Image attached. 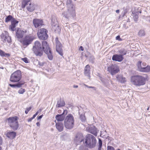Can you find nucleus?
I'll use <instances>...</instances> for the list:
<instances>
[{
    "mask_svg": "<svg viewBox=\"0 0 150 150\" xmlns=\"http://www.w3.org/2000/svg\"><path fill=\"white\" fill-rule=\"evenodd\" d=\"M66 5L67 11L62 13L63 16L67 19L74 17L76 16L75 9V6L72 4L71 0H67Z\"/></svg>",
    "mask_w": 150,
    "mask_h": 150,
    "instance_id": "f257e3e1",
    "label": "nucleus"
},
{
    "mask_svg": "<svg viewBox=\"0 0 150 150\" xmlns=\"http://www.w3.org/2000/svg\"><path fill=\"white\" fill-rule=\"evenodd\" d=\"M85 143L86 147L92 149L96 146L97 141L96 138L93 135L89 134L86 136Z\"/></svg>",
    "mask_w": 150,
    "mask_h": 150,
    "instance_id": "f03ea898",
    "label": "nucleus"
},
{
    "mask_svg": "<svg viewBox=\"0 0 150 150\" xmlns=\"http://www.w3.org/2000/svg\"><path fill=\"white\" fill-rule=\"evenodd\" d=\"M74 117L72 115L69 114L66 117L64 121L65 127L68 129L73 128L74 124Z\"/></svg>",
    "mask_w": 150,
    "mask_h": 150,
    "instance_id": "7ed1b4c3",
    "label": "nucleus"
},
{
    "mask_svg": "<svg viewBox=\"0 0 150 150\" xmlns=\"http://www.w3.org/2000/svg\"><path fill=\"white\" fill-rule=\"evenodd\" d=\"M8 125L14 130H16L18 127L17 117H10L7 119Z\"/></svg>",
    "mask_w": 150,
    "mask_h": 150,
    "instance_id": "20e7f679",
    "label": "nucleus"
},
{
    "mask_svg": "<svg viewBox=\"0 0 150 150\" xmlns=\"http://www.w3.org/2000/svg\"><path fill=\"white\" fill-rule=\"evenodd\" d=\"M33 51L35 54L37 56L41 57L42 55V48L40 42L36 41L35 42V45L33 48Z\"/></svg>",
    "mask_w": 150,
    "mask_h": 150,
    "instance_id": "39448f33",
    "label": "nucleus"
},
{
    "mask_svg": "<svg viewBox=\"0 0 150 150\" xmlns=\"http://www.w3.org/2000/svg\"><path fill=\"white\" fill-rule=\"evenodd\" d=\"M22 74L20 70H17L12 74L11 76L10 81L13 82H18L21 79Z\"/></svg>",
    "mask_w": 150,
    "mask_h": 150,
    "instance_id": "423d86ee",
    "label": "nucleus"
},
{
    "mask_svg": "<svg viewBox=\"0 0 150 150\" xmlns=\"http://www.w3.org/2000/svg\"><path fill=\"white\" fill-rule=\"evenodd\" d=\"M47 30L45 28H41L38 30V38L41 40H46L48 37L47 34Z\"/></svg>",
    "mask_w": 150,
    "mask_h": 150,
    "instance_id": "0eeeda50",
    "label": "nucleus"
},
{
    "mask_svg": "<svg viewBox=\"0 0 150 150\" xmlns=\"http://www.w3.org/2000/svg\"><path fill=\"white\" fill-rule=\"evenodd\" d=\"M1 40L4 43L7 42L10 43L11 42V37L9 36V34L8 32L5 31L1 35Z\"/></svg>",
    "mask_w": 150,
    "mask_h": 150,
    "instance_id": "6e6552de",
    "label": "nucleus"
},
{
    "mask_svg": "<svg viewBox=\"0 0 150 150\" xmlns=\"http://www.w3.org/2000/svg\"><path fill=\"white\" fill-rule=\"evenodd\" d=\"M108 71L112 75H113L117 73L119 71V69L117 65L111 64L108 67Z\"/></svg>",
    "mask_w": 150,
    "mask_h": 150,
    "instance_id": "1a4fd4ad",
    "label": "nucleus"
},
{
    "mask_svg": "<svg viewBox=\"0 0 150 150\" xmlns=\"http://www.w3.org/2000/svg\"><path fill=\"white\" fill-rule=\"evenodd\" d=\"M56 44V50L57 52L61 56H62L63 50L62 49V45L58 40V38L57 37L55 39Z\"/></svg>",
    "mask_w": 150,
    "mask_h": 150,
    "instance_id": "9d476101",
    "label": "nucleus"
},
{
    "mask_svg": "<svg viewBox=\"0 0 150 150\" xmlns=\"http://www.w3.org/2000/svg\"><path fill=\"white\" fill-rule=\"evenodd\" d=\"M33 40L31 36H26L23 40V44L24 45L27 46L31 43Z\"/></svg>",
    "mask_w": 150,
    "mask_h": 150,
    "instance_id": "9b49d317",
    "label": "nucleus"
},
{
    "mask_svg": "<svg viewBox=\"0 0 150 150\" xmlns=\"http://www.w3.org/2000/svg\"><path fill=\"white\" fill-rule=\"evenodd\" d=\"M33 23L35 28H38L44 25L42 20L38 19H34L33 21Z\"/></svg>",
    "mask_w": 150,
    "mask_h": 150,
    "instance_id": "f8f14e48",
    "label": "nucleus"
},
{
    "mask_svg": "<svg viewBox=\"0 0 150 150\" xmlns=\"http://www.w3.org/2000/svg\"><path fill=\"white\" fill-rule=\"evenodd\" d=\"M124 58L122 55L115 54H114L112 57V59L113 61L120 62L123 61Z\"/></svg>",
    "mask_w": 150,
    "mask_h": 150,
    "instance_id": "ddd939ff",
    "label": "nucleus"
},
{
    "mask_svg": "<svg viewBox=\"0 0 150 150\" xmlns=\"http://www.w3.org/2000/svg\"><path fill=\"white\" fill-rule=\"evenodd\" d=\"M18 23V21L16 20L15 19H13L11 21V24L9 26V29L12 31H14Z\"/></svg>",
    "mask_w": 150,
    "mask_h": 150,
    "instance_id": "4468645a",
    "label": "nucleus"
},
{
    "mask_svg": "<svg viewBox=\"0 0 150 150\" xmlns=\"http://www.w3.org/2000/svg\"><path fill=\"white\" fill-rule=\"evenodd\" d=\"M88 132L91 134H93L95 136L97 135V132L96 128L95 126H92L89 127L88 128Z\"/></svg>",
    "mask_w": 150,
    "mask_h": 150,
    "instance_id": "2eb2a0df",
    "label": "nucleus"
},
{
    "mask_svg": "<svg viewBox=\"0 0 150 150\" xmlns=\"http://www.w3.org/2000/svg\"><path fill=\"white\" fill-rule=\"evenodd\" d=\"M26 33V32L20 29H18L16 32V35L17 38H21Z\"/></svg>",
    "mask_w": 150,
    "mask_h": 150,
    "instance_id": "dca6fc26",
    "label": "nucleus"
},
{
    "mask_svg": "<svg viewBox=\"0 0 150 150\" xmlns=\"http://www.w3.org/2000/svg\"><path fill=\"white\" fill-rule=\"evenodd\" d=\"M56 122V127L58 130L60 132L63 131L64 126L63 123L61 122H56Z\"/></svg>",
    "mask_w": 150,
    "mask_h": 150,
    "instance_id": "f3484780",
    "label": "nucleus"
},
{
    "mask_svg": "<svg viewBox=\"0 0 150 150\" xmlns=\"http://www.w3.org/2000/svg\"><path fill=\"white\" fill-rule=\"evenodd\" d=\"M90 66L88 65H86L84 69V74L85 76H88L89 79L90 77Z\"/></svg>",
    "mask_w": 150,
    "mask_h": 150,
    "instance_id": "a211bd4d",
    "label": "nucleus"
},
{
    "mask_svg": "<svg viewBox=\"0 0 150 150\" xmlns=\"http://www.w3.org/2000/svg\"><path fill=\"white\" fill-rule=\"evenodd\" d=\"M83 139V137L81 134H78L76 135L74 141L77 144H79L81 142Z\"/></svg>",
    "mask_w": 150,
    "mask_h": 150,
    "instance_id": "6ab92c4d",
    "label": "nucleus"
},
{
    "mask_svg": "<svg viewBox=\"0 0 150 150\" xmlns=\"http://www.w3.org/2000/svg\"><path fill=\"white\" fill-rule=\"evenodd\" d=\"M6 135L8 138L13 139L16 137V133L13 131H8L6 132Z\"/></svg>",
    "mask_w": 150,
    "mask_h": 150,
    "instance_id": "aec40b11",
    "label": "nucleus"
},
{
    "mask_svg": "<svg viewBox=\"0 0 150 150\" xmlns=\"http://www.w3.org/2000/svg\"><path fill=\"white\" fill-rule=\"evenodd\" d=\"M138 79V83H139L140 84H137L138 86H140L141 85H144L145 83L146 79L145 78L142 76H139Z\"/></svg>",
    "mask_w": 150,
    "mask_h": 150,
    "instance_id": "412c9836",
    "label": "nucleus"
},
{
    "mask_svg": "<svg viewBox=\"0 0 150 150\" xmlns=\"http://www.w3.org/2000/svg\"><path fill=\"white\" fill-rule=\"evenodd\" d=\"M116 77L117 80L120 83H124L126 81V78L124 77L122 75H117Z\"/></svg>",
    "mask_w": 150,
    "mask_h": 150,
    "instance_id": "4be33fe9",
    "label": "nucleus"
},
{
    "mask_svg": "<svg viewBox=\"0 0 150 150\" xmlns=\"http://www.w3.org/2000/svg\"><path fill=\"white\" fill-rule=\"evenodd\" d=\"M42 52H43V50L45 52V51L46 50L47 51V50H50L47 42L45 41H44L42 42Z\"/></svg>",
    "mask_w": 150,
    "mask_h": 150,
    "instance_id": "5701e85b",
    "label": "nucleus"
},
{
    "mask_svg": "<svg viewBox=\"0 0 150 150\" xmlns=\"http://www.w3.org/2000/svg\"><path fill=\"white\" fill-rule=\"evenodd\" d=\"M139 76H132L131 78V82L133 84L137 86V84H140L138 82Z\"/></svg>",
    "mask_w": 150,
    "mask_h": 150,
    "instance_id": "b1692460",
    "label": "nucleus"
},
{
    "mask_svg": "<svg viewBox=\"0 0 150 150\" xmlns=\"http://www.w3.org/2000/svg\"><path fill=\"white\" fill-rule=\"evenodd\" d=\"M137 66L139 71H141L142 68H144L145 66H146V64L145 62H143L142 63V62L139 61L137 63Z\"/></svg>",
    "mask_w": 150,
    "mask_h": 150,
    "instance_id": "393cba45",
    "label": "nucleus"
},
{
    "mask_svg": "<svg viewBox=\"0 0 150 150\" xmlns=\"http://www.w3.org/2000/svg\"><path fill=\"white\" fill-rule=\"evenodd\" d=\"M35 6L33 3H30V4L27 6V10L30 12L33 11L35 8Z\"/></svg>",
    "mask_w": 150,
    "mask_h": 150,
    "instance_id": "a878e982",
    "label": "nucleus"
},
{
    "mask_svg": "<svg viewBox=\"0 0 150 150\" xmlns=\"http://www.w3.org/2000/svg\"><path fill=\"white\" fill-rule=\"evenodd\" d=\"M51 21L52 27H53V26H55L56 25H58L57 20L55 17L54 16L52 17Z\"/></svg>",
    "mask_w": 150,
    "mask_h": 150,
    "instance_id": "bb28decb",
    "label": "nucleus"
},
{
    "mask_svg": "<svg viewBox=\"0 0 150 150\" xmlns=\"http://www.w3.org/2000/svg\"><path fill=\"white\" fill-rule=\"evenodd\" d=\"M55 118L57 122H61L64 120V117L62 114L58 115L56 116Z\"/></svg>",
    "mask_w": 150,
    "mask_h": 150,
    "instance_id": "cd10ccee",
    "label": "nucleus"
},
{
    "mask_svg": "<svg viewBox=\"0 0 150 150\" xmlns=\"http://www.w3.org/2000/svg\"><path fill=\"white\" fill-rule=\"evenodd\" d=\"M45 53L47 55V57L50 60H51L53 59V57L52 54V53L50 50H47V51H45Z\"/></svg>",
    "mask_w": 150,
    "mask_h": 150,
    "instance_id": "c85d7f7f",
    "label": "nucleus"
},
{
    "mask_svg": "<svg viewBox=\"0 0 150 150\" xmlns=\"http://www.w3.org/2000/svg\"><path fill=\"white\" fill-rule=\"evenodd\" d=\"M65 105V102L63 100L60 99V100L57 101L56 106L57 107H63Z\"/></svg>",
    "mask_w": 150,
    "mask_h": 150,
    "instance_id": "c756f323",
    "label": "nucleus"
},
{
    "mask_svg": "<svg viewBox=\"0 0 150 150\" xmlns=\"http://www.w3.org/2000/svg\"><path fill=\"white\" fill-rule=\"evenodd\" d=\"M30 0H23L22 2V8H24L26 6L29 5L30 3H31Z\"/></svg>",
    "mask_w": 150,
    "mask_h": 150,
    "instance_id": "7c9ffc66",
    "label": "nucleus"
},
{
    "mask_svg": "<svg viewBox=\"0 0 150 150\" xmlns=\"http://www.w3.org/2000/svg\"><path fill=\"white\" fill-rule=\"evenodd\" d=\"M127 52V50L124 48H121L118 51V52L120 54L122 55V57L126 54Z\"/></svg>",
    "mask_w": 150,
    "mask_h": 150,
    "instance_id": "2f4dec72",
    "label": "nucleus"
},
{
    "mask_svg": "<svg viewBox=\"0 0 150 150\" xmlns=\"http://www.w3.org/2000/svg\"><path fill=\"white\" fill-rule=\"evenodd\" d=\"M141 72H148L150 71V66H146L144 68H142Z\"/></svg>",
    "mask_w": 150,
    "mask_h": 150,
    "instance_id": "473e14b6",
    "label": "nucleus"
},
{
    "mask_svg": "<svg viewBox=\"0 0 150 150\" xmlns=\"http://www.w3.org/2000/svg\"><path fill=\"white\" fill-rule=\"evenodd\" d=\"M13 19V16L10 15H8L7 16L5 19V22L6 23H8L10 21H11Z\"/></svg>",
    "mask_w": 150,
    "mask_h": 150,
    "instance_id": "72a5a7b5",
    "label": "nucleus"
},
{
    "mask_svg": "<svg viewBox=\"0 0 150 150\" xmlns=\"http://www.w3.org/2000/svg\"><path fill=\"white\" fill-rule=\"evenodd\" d=\"M0 56L1 57H8L10 56V54L8 53H6L0 50Z\"/></svg>",
    "mask_w": 150,
    "mask_h": 150,
    "instance_id": "f704fd0d",
    "label": "nucleus"
},
{
    "mask_svg": "<svg viewBox=\"0 0 150 150\" xmlns=\"http://www.w3.org/2000/svg\"><path fill=\"white\" fill-rule=\"evenodd\" d=\"M53 30L56 33H59L60 30V28L59 25H56L52 27Z\"/></svg>",
    "mask_w": 150,
    "mask_h": 150,
    "instance_id": "c9c22d12",
    "label": "nucleus"
},
{
    "mask_svg": "<svg viewBox=\"0 0 150 150\" xmlns=\"http://www.w3.org/2000/svg\"><path fill=\"white\" fill-rule=\"evenodd\" d=\"M23 84V83H18L16 84H9V86L13 88L18 87L20 88L22 86Z\"/></svg>",
    "mask_w": 150,
    "mask_h": 150,
    "instance_id": "e433bc0d",
    "label": "nucleus"
},
{
    "mask_svg": "<svg viewBox=\"0 0 150 150\" xmlns=\"http://www.w3.org/2000/svg\"><path fill=\"white\" fill-rule=\"evenodd\" d=\"M138 12H137L136 13L135 12H134V11H133L132 12V13L133 14L134 16V20L137 22L138 21V15H137Z\"/></svg>",
    "mask_w": 150,
    "mask_h": 150,
    "instance_id": "4c0bfd02",
    "label": "nucleus"
},
{
    "mask_svg": "<svg viewBox=\"0 0 150 150\" xmlns=\"http://www.w3.org/2000/svg\"><path fill=\"white\" fill-rule=\"evenodd\" d=\"M102 142L101 140L99 139H98V150H101V148L102 147Z\"/></svg>",
    "mask_w": 150,
    "mask_h": 150,
    "instance_id": "58836bf2",
    "label": "nucleus"
},
{
    "mask_svg": "<svg viewBox=\"0 0 150 150\" xmlns=\"http://www.w3.org/2000/svg\"><path fill=\"white\" fill-rule=\"evenodd\" d=\"M139 35L140 36H143L145 35V32L144 30H140L139 33Z\"/></svg>",
    "mask_w": 150,
    "mask_h": 150,
    "instance_id": "ea45409f",
    "label": "nucleus"
},
{
    "mask_svg": "<svg viewBox=\"0 0 150 150\" xmlns=\"http://www.w3.org/2000/svg\"><path fill=\"white\" fill-rule=\"evenodd\" d=\"M25 91V89L23 88H21L18 91V93L20 94H22L24 93Z\"/></svg>",
    "mask_w": 150,
    "mask_h": 150,
    "instance_id": "a19ab883",
    "label": "nucleus"
},
{
    "mask_svg": "<svg viewBox=\"0 0 150 150\" xmlns=\"http://www.w3.org/2000/svg\"><path fill=\"white\" fill-rule=\"evenodd\" d=\"M128 11V10L126 8H123V10L122 12V13L123 15V16H124L126 14Z\"/></svg>",
    "mask_w": 150,
    "mask_h": 150,
    "instance_id": "79ce46f5",
    "label": "nucleus"
},
{
    "mask_svg": "<svg viewBox=\"0 0 150 150\" xmlns=\"http://www.w3.org/2000/svg\"><path fill=\"white\" fill-rule=\"evenodd\" d=\"M115 148L114 147L110 146H107V150H115Z\"/></svg>",
    "mask_w": 150,
    "mask_h": 150,
    "instance_id": "37998d69",
    "label": "nucleus"
},
{
    "mask_svg": "<svg viewBox=\"0 0 150 150\" xmlns=\"http://www.w3.org/2000/svg\"><path fill=\"white\" fill-rule=\"evenodd\" d=\"M25 63H28V60L26 57H25L21 59Z\"/></svg>",
    "mask_w": 150,
    "mask_h": 150,
    "instance_id": "c03bdc74",
    "label": "nucleus"
},
{
    "mask_svg": "<svg viewBox=\"0 0 150 150\" xmlns=\"http://www.w3.org/2000/svg\"><path fill=\"white\" fill-rule=\"evenodd\" d=\"M31 107H30L28 108H26L25 111V114H27L28 113V112L31 109Z\"/></svg>",
    "mask_w": 150,
    "mask_h": 150,
    "instance_id": "a18cd8bd",
    "label": "nucleus"
},
{
    "mask_svg": "<svg viewBox=\"0 0 150 150\" xmlns=\"http://www.w3.org/2000/svg\"><path fill=\"white\" fill-rule=\"evenodd\" d=\"M80 118L81 120L82 121H85L86 119L85 118V117L83 115H81L80 116Z\"/></svg>",
    "mask_w": 150,
    "mask_h": 150,
    "instance_id": "49530a36",
    "label": "nucleus"
},
{
    "mask_svg": "<svg viewBox=\"0 0 150 150\" xmlns=\"http://www.w3.org/2000/svg\"><path fill=\"white\" fill-rule=\"evenodd\" d=\"M56 3L57 4L60 5L62 3V0H57Z\"/></svg>",
    "mask_w": 150,
    "mask_h": 150,
    "instance_id": "de8ad7c7",
    "label": "nucleus"
},
{
    "mask_svg": "<svg viewBox=\"0 0 150 150\" xmlns=\"http://www.w3.org/2000/svg\"><path fill=\"white\" fill-rule=\"evenodd\" d=\"M116 39L119 41L122 40V39L120 38V36L118 35L116 37Z\"/></svg>",
    "mask_w": 150,
    "mask_h": 150,
    "instance_id": "09e8293b",
    "label": "nucleus"
},
{
    "mask_svg": "<svg viewBox=\"0 0 150 150\" xmlns=\"http://www.w3.org/2000/svg\"><path fill=\"white\" fill-rule=\"evenodd\" d=\"M84 85L86 86V87L88 88H93V89L94 90H95V88L94 87H92V86H88V85H86V84H84Z\"/></svg>",
    "mask_w": 150,
    "mask_h": 150,
    "instance_id": "8fccbe9b",
    "label": "nucleus"
},
{
    "mask_svg": "<svg viewBox=\"0 0 150 150\" xmlns=\"http://www.w3.org/2000/svg\"><path fill=\"white\" fill-rule=\"evenodd\" d=\"M45 64V62H38V64L40 66H43Z\"/></svg>",
    "mask_w": 150,
    "mask_h": 150,
    "instance_id": "3c124183",
    "label": "nucleus"
},
{
    "mask_svg": "<svg viewBox=\"0 0 150 150\" xmlns=\"http://www.w3.org/2000/svg\"><path fill=\"white\" fill-rule=\"evenodd\" d=\"M67 113H68L67 110H64V112L62 114L63 115H66L67 114Z\"/></svg>",
    "mask_w": 150,
    "mask_h": 150,
    "instance_id": "603ef678",
    "label": "nucleus"
},
{
    "mask_svg": "<svg viewBox=\"0 0 150 150\" xmlns=\"http://www.w3.org/2000/svg\"><path fill=\"white\" fill-rule=\"evenodd\" d=\"M106 139H108L109 141H111L112 140V138L110 137L109 136H108L106 137Z\"/></svg>",
    "mask_w": 150,
    "mask_h": 150,
    "instance_id": "864d4df0",
    "label": "nucleus"
},
{
    "mask_svg": "<svg viewBox=\"0 0 150 150\" xmlns=\"http://www.w3.org/2000/svg\"><path fill=\"white\" fill-rule=\"evenodd\" d=\"M3 142L2 139V137L0 136V145L2 144Z\"/></svg>",
    "mask_w": 150,
    "mask_h": 150,
    "instance_id": "5fc2aeb1",
    "label": "nucleus"
},
{
    "mask_svg": "<svg viewBox=\"0 0 150 150\" xmlns=\"http://www.w3.org/2000/svg\"><path fill=\"white\" fill-rule=\"evenodd\" d=\"M84 147L83 146H81L79 147V150H84Z\"/></svg>",
    "mask_w": 150,
    "mask_h": 150,
    "instance_id": "6e6d98bb",
    "label": "nucleus"
},
{
    "mask_svg": "<svg viewBox=\"0 0 150 150\" xmlns=\"http://www.w3.org/2000/svg\"><path fill=\"white\" fill-rule=\"evenodd\" d=\"M43 116V115H42L39 116L38 118V120L41 119L42 117Z\"/></svg>",
    "mask_w": 150,
    "mask_h": 150,
    "instance_id": "4d7b16f0",
    "label": "nucleus"
},
{
    "mask_svg": "<svg viewBox=\"0 0 150 150\" xmlns=\"http://www.w3.org/2000/svg\"><path fill=\"white\" fill-rule=\"evenodd\" d=\"M33 119L32 117H31L28 120V121L29 122H31Z\"/></svg>",
    "mask_w": 150,
    "mask_h": 150,
    "instance_id": "13d9d810",
    "label": "nucleus"
},
{
    "mask_svg": "<svg viewBox=\"0 0 150 150\" xmlns=\"http://www.w3.org/2000/svg\"><path fill=\"white\" fill-rule=\"evenodd\" d=\"M79 50H80L81 51H83V48L82 46H80Z\"/></svg>",
    "mask_w": 150,
    "mask_h": 150,
    "instance_id": "bf43d9fd",
    "label": "nucleus"
},
{
    "mask_svg": "<svg viewBox=\"0 0 150 150\" xmlns=\"http://www.w3.org/2000/svg\"><path fill=\"white\" fill-rule=\"evenodd\" d=\"M36 125L38 126H39V127L40 126V123H39V122H37L36 123Z\"/></svg>",
    "mask_w": 150,
    "mask_h": 150,
    "instance_id": "052dcab7",
    "label": "nucleus"
},
{
    "mask_svg": "<svg viewBox=\"0 0 150 150\" xmlns=\"http://www.w3.org/2000/svg\"><path fill=\"white\" fill-rule=\"evenodd\" d=\"M78 86H77V85H74L73 86V87L74 88H78Z\"/></svg>",
    "mask_w": 150,
    "mask_h": 150,
    "instance_id": "680f3d73",
    "label": "nucleus"
},
{
    "mask_svg": "<svg viewBox=\"0 0 150 150\" xmlns=\"http://www.w3.org/2000/svg\"><path fill=\"white\" fill-rule=\"evenodd\" d=\"M116 13H118L120 12V11L119 10H117L116 11Z\"/></svg>",
    "mask_w": 150,
    "mask_h": 150,
    "instance_id": "e2e57ef3",
    "label": "nucleus"
},
{
    "mask_svg": "<svg viewBox=\"0 0 150 150\" xmlns=\"http://www.w3.org/2000/svg\"><path fill=\"white\" fill-rule=\"evenodd\" d=\"M36 116V115L34 114L33 117H32L33 119Z\"/></svg>",
    "mask_w": 150,
    "mask_h": 150,
    "instance_id": "0e129e2a",
    "label": "nucleus"
},
{
    "mask_svg": "<svg viewBox=\"0 0 150 150\" xmlns=\"http://www.w3.org/2000/svg\"><path fill=\"white\" fill-rule=\"evenodd\" d=\"M60 111H61V110H59L58 111V112L59 113H60Z\"/></svg>",
    "mask_w": 150,
    "mask_h": 150,
    "instance_id": "69168bd1",
    "label": "nucleus"
},
{
    "mask_svg": "<svg viewBox=\"0 0 150 150\" xmlns=\"http://www.w3.org/2000/svg\"><path fill=\"white\" fill-rule=\"evenodd\" d=\"M38 112H37L35 114V115H37L38 114Z\"/></svg>",
    "mask_w": 150,
    "mask_h": 150,
    "instance_id": "338daca9",
    "label": "nucleus"
},
{
    "mask_svg": "<svg viewBox=\"0 0 150 150\" xmlns=\"http://www.w3.org/2000/svg\"><path fill=\"white\" fill-rule=\"evenodd\" d=\"M149 107H148V108H147V110H149Z\"/></svg>",
    "mask_w": 150,
    "mask_h": 150,
    "instance_id": "774afa93",
    "label": "nucleus"
}]
</instances>
